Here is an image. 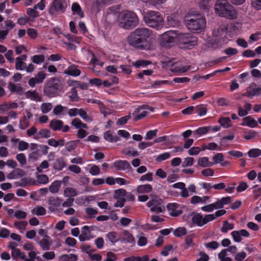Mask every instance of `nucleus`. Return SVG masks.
Segmentation results:
<instances>
[{"label":"nucleus","mask_w":261,"mask_h":261,"mask_svg":"<svg viewBox=\"0 0 261 261\" xmlns=\"http://www.w3.org/2000/svg\"><path fill=\"white\" fill-rule=\"evenodd\" d=\"M226 213V211L224 210H220L216 211L214 214H208L210 221H212L215 220L217 218L220 216H223Z\"/></svg>","instance_id":"56"},{"label":"nucleus","mask_w":261,"mask_h":261,"mask_svg":"<svg viewBox=\"0 0 261 261\" xmlns=\"http://www.w3.org/2000/svg\"><path fill=\"white\" fill-rule=\"evenodd\" d=\"M71 124L76 129L87 128L88 127L87 124L82 122V121L79 118L73 119L71 122Z\"/></svg>","instance_id":"40"},{"label":"nucleus","mask_w":261,"mask_h":261,"mask_svg":"<svg viewBox=\"0 0 261 261\" xmlns=\"http://www.w3.org/2000/svg\"><path fill=\"white\" fill-rule=\"evenodd\" d=\"M66 166L64 159L62 157L57 159L53 164V167L55 170L58 171L62 170Z\"/></svg>","instance_id":"29"},{"label":"nucleus","mask_w":261,"mask_h":261,"mask_svg":"<svg viewBox=\"0 0 261 261\" xmlns=\"http://www.w3.org/2000/svg\"><path fill=\"white\" fill-rule=\"evenodd\" d=\"M143 20L147 26L157 30L162 29L164 25L162 15L155 11L149 10L144 12Z\"/></svg>","instance_id":"4"},{"label":"nucleus","mask_w":261,"mask_h":261,"mask_svg":"<svg viewBox=\"0 0 261 261\" xmlns=\"http://www.w3.org/2000/svg\"><path fill=\"white\" fill-rule=\"evenodd\" d=\"M234 241L236 242H240L242 241V237H249L250 234L249 232L245 229H241L240 230H234L231 233Z\"/></svg>","instance_id":"14"},{"label":"nucleus","mask_w":261,"mask_h":261,"mask_svg":"<svg viewBox=\"0 0 261 261\" xmlns=\"http://www.w3.org/2000/svg\"><path fill=\"white\" fill-rule=\"evenodd\" d=\"M171 156L170 152H166L157 155L155 158V160L157 162H162L169 159Z\"/></svg>","instance_id":"62"},{"label":"nucleus","mask_w":261,"mask_h":261,"mask_svg":"<svg viewBox=\"0 0 261 261\" xmlns=\"http://www.w3.org/2000/svg\"><path fill=\"white\" fill-rule=\"evenodd\" d=\"M8 89L11 92L15 93L19 95H22L24 93L23 88L20 84H14L10 82L8 86Z\"/></svg>","instance_id":"22"},{"label":"nucleus","mask_w":261,"mask_h":261,"mask_svg":"<svg viewBox=\"0 0 261 261\" xmlns=\"http://www.w3.org/2000/svg\"><path fill=\"white\" fill-rule=\"evenodd\" d=\"M60 92V87L58 83L49 84L44 90V94L50 97L57 96Z\"/></svg>","instance_id":"13"},{"label":"nucleus","mask_w":261,"mask_h":261,"mask_svg":"<svg viewBox=\"0 0 261 261\" xmlns=\"http://www.w3.org/2000/svg\"><path fill=\"white\" fill-rule=\"evenodd\" d=\"M23 175V171L20 169H16L7 175V178L9 179H18Z\"/></svg>","instance_id":"28"},{"label":"nucleus","mask_w":261,"mask_h":261,"mask_svg":"<svg viewBox=\"0 0 261 261\" xmlns=\"http://www.w3.org/2000/svg\"><path fill=\"white\" fill-rule=\"evenodd\" d=\"M198 165L202 167H212L214 163L209 161L207 157H201L198 160Z\"/></svg>","instance_id":"38"},{"label":"nucleus","mask_w":261,"mask_h":261,"mask_svg":"<svg viewBox=\"0 0 261 261\" xmlns=\"http://www.w3.org/2000/svg\"><path fill=\"white\" fill-rule=\"evenodd\" d=\"M187 233V230L185 227H180L174 230L173 231L174 236L176 237H181Z\"/></svg>","instance_id":"58"},{"label":"nucleus","mask_w":261,"mask_h":261,"mask_svg":"<svg viewBox=\"0 0 261 261\" xmlns=\"http://www.w3.org/2000/svg\"><path fill=\"white\" fill-rule=\"evenodd\" d=\"M218 122L224 128H228L231 126V121L229 117H221L219 118Z\"/></svg>","instance_id":"42"},{"label":"nucleus","mask_w":261,"mask_h":261,"mask_svg":"<svg viewBox=\"0 0 261 261\" xmlns=\"http://www.w3.org/2000/svg\"><path fill=\"white\" fill-rule=\"evenodd\" d=\"M261 95V88H256V84L254 83H251L248 88L245 95L248 97L258 96Z\"/></svg>","instance_id":"19"},{"label":"nucleus","mask_w":261,"mask_h":261,"mask_svg":"<svg viewBox=\"0 0 261 261\" xmlns=\"http://www.w3.org/2000/svg\"><path fill=\"white\" fill-rule=\"evenodd\" d=\"M193 223L198 226L201 227L211 222L208 214L203 217L201 213H196L192 216Z\"/></svg>","instance_id":"12"},{"label":"nucleus","mask_w":261,"mask_h":261,"mask_svg":"<svg viewBox=\"0 0 261 261\" xmlns=\"http://www.w3.org/2000/svg\"><path fill=\"white\" fill-rule=\"evenodd\" d=\"M211 202V197L208 196H203L202 197L195 195L190 199V202L192 204H206Z\"/></svg>","instance_id":"15"},{"label":"nucleus","mask_w":261,"mask_h":261,"mask_svg":"<svg viewBox=\"0 0 261 261\" xmlns=\"http://www.w3.org/2000/svg\"><path fill=\"white\" fill-rule=\"evenodd\" d=\"M230 202L231 198L230 197H225L221 199H217L216 201L213 203L215 207V210H217L223 208L225 205H227Z\"/></svg>","instance_id":"23"},{"label":"nucleus","mask_w":261,"mask_h":261,"mask_svg":"<svg viewBox=\"0 0 261 261\" xmlns=\"http://www.w3.org/2000/svg\"><path fill=\"white\" fill-rule=\"evenodd\" d=\"M177 38V42L187 44L188 47L195 45L197 42V38L190 33H181L178 31Z\"/></svg>","instance_id":"8"},{"label":"nucleus","mask_w":261,"mask_h":261,"mask_svg":"<svg viewBox=\"0 0 261 261\" xmlns=\"http://www.w3.org/2000/svg\"><path fill=\"white\" fill-rule=\"evenodd\" d=\"M63 125L61 120H54L50 121L49 126L54 130H60Z\"/></svg>","instance_id":"44"},{"label":"nucleus","mask_w":261,"mask_h":261,"mask_svg":"<svg viewBox=\"0 0 261 261\" xmlns=\"http://www.w3.org/2000/svg\"><path fill=\"white\" fill-rule=\"evenodd\" d=\"M53 108V105L50 102L42 103L40 106L41 112L43 114H47Z\"/></svg>","instance_id":"51"},{"label":"nucleus","mask_w":261,"mask_h":261,"mask_svg":"<svg viewBox=\"0 0 261 261\" xmlns=\"http://www.w3.org/2000/svg\"><path fill=\"white\" fill-rule=\"evenodd\" d=\"M61 186V181L60 180H55L49 186L48 190L51 193H57Z\"/></svg>","instance_id":"34"},{"label":"nucleus","mask_w":261,"mask_h":261,"mask_svg":"<svg viewBox=\"0 0 261 261\" xmlns=\"http://www.w3.org/2000/svg\"><path fill=\"white\" fill-rule=\"evenodd\" d=\"M27 56L25 55H21L15 59V69L17 70H24L26 67L25 61L27 60Z\"/></svg>","instance_id":"20"},{"label":"nucleus","mask_w":261,"mask_h":261,"mask_svg":"<svg viewBox=\"0 0 261 261\" xmlns=\"http://www.w3.org/2000/svg\"><path fill=\"white\" fill-rule=\"evenodd\" d=\"M80 142V141L79 140H75L67 142L66 144V148L67 150L70 152L74 150L76 148Z\"/></svg>","instance_id":"45"},{"label":"nucleus","mask_w":261,"mask_h":261,"mask_svg":"<svg viewBox=\"0 0 261 261\" xmlns=\"http://www.w3.org/2000/svg\"><path fill=\"white\" fill-rule=\"evenodd\" d=\"M252 106L248 102L245 103L244 108L241 107H238V115L240 117H244L248 115L249 112L251 110Z\"/></svg>","instance_id":"30"},{"label":"nucleus","mask_w":261,"mask_h":261,"mask_svg":"<svg viewBox=\"0 0 261 261\" xmlns=\"http://www.w3.org/2000/svg\"><path fill=\"white\" fill-rule=\"evenodd\" d=\"M120 241L122 243H132L134 241V238L129 232L125 230L122 232Z\"/></svg>","instance_id":"36"},{"label":"nucleus","mask_w":261,"mask_h":261,"mask_svg":"<svg viewBox=\"0 0 261 261\" xmlns=\"http://www.w3.org/2000/svg\"><path fill=\"white\" fill-rule=\"evenodd\" d=\"M67 110V108L64 107L61 105H58L54 108L53 113L55 115H64V112Z\"/></svg>","instance_id":"52"},{"label":"nucleus","mask_w":261,"mask_h":261,"mask_svg":"<svg viewBox=\"0 0 261 261\" xmlns=\"http://www.w3.org/2000/svg\"><path fill=\"white\" fill-rule=\"evenodd\" d=\"M24 95L27 98L30 99L31 100L36 102L41 101V97L39 93L35 90H29L24 93Z\"/></svg>","instance_id":"25"},{"label":"nucleus","mask_w":261,"mask_h":261,"mask_svg":"<svg viewBox=\"0 0 261 261\" xmlns=\"http://www.w3.org/2000/svg\"><path fill=\"white\" fill-rule=\"evenodd\" d=\"M234 228V225L233 223H230L228 221H225L223 222L221 231L223 233H226L229 230H232Z\"/></svg>","instance_id":"46"},{"label":"nucleus","mask_w":261,"mask_h":261,"mask_svg":"<svg viewBox=\"0 0 261 261\" xmlns=\"http://www.w3.org/2000/svg\"><path fill=\"white\" fill-rule=\"evenodd\" d=\"M62 202V199L57 196L49 197L48 200V208L51 211H54Z\"/></svg>","instance_id":"17"},{"label":"nucleus","mask_w":261,"mask_h":261,"mask_svg":"<svg viewBox=\"0 0 261 261\" xmlns=\"http://www.w3.org/2000/svg\"><path fill=\"white\" fill-rule=\"evenodd\" d=\"M67 7V4L65 0H54L49 13L54 14L57 12H63Z\"/></svg>","instance_id":"10"},{"label":"nucleus","mask_w":261,"mask_h":261,"mask_svg":"<svg viewBox=\"0 0 261 261\" xmlns=\"http://www.w3.org/2000/svg\"><path fill=\"white\" fill-rule=\"evenodd\" d=\"M177 36L178 31H168L160 35L159 41L162 46L169 47L177 42Z\"/></svg>","instance_id":"5"},{"label":"nucleus","mask_w":261,"mask_h":261,"mask_svg":"<svg viewBox=\"0 0 261 261\" xmlns=\"http://www.w3.org/2000/svg\"><path fill=\"white\" fill-rule=\"evenodd\" d=\"M64 73L72 76H77L81 74L80 70L75 65H71L68 67L65 70Z\"/></svg>","instance_id":"26"},{"label":"nucleus","mask_w":261,"mask_h":261,"mask_svg":"<svg viewBox=\"0 0 261 261\" xmlns=\"http://www.w3.org/2000/svg\"><path fill=\"white\" fill-rule=\"evenodd\" d=\"M12 258L14 259H18L25 261L26 259V255L24 252H22L19 249L16 250L14 252H11Z\"/></svg>","instance_id":"39"},{"label":"nucleus","mask_w":261,"mask_h":261,"mask_svg":"<svg viewBox=\"0 0 261 261\" xmlns=\"http://www.w3.org/2000/svg\"><path fill=\"white\" fill-rule=\"evenodd\" d=\"M126 41L130 46L135 48L146 49V46H143L141 44L135 30L127 36Z\"/></svg>","instance_id":"9"},{"label":"nucleus","mask_w":261,"mask_h":261,"mask_svg":"<svg viewBox=\"0 0 261 261\" xmlns=\"http://www.w3.org/2000/svg\"><path fill=\"white\" fill-rule=\"evenodd\" d=\"M85 212L88 216L89 218H94L95 215L97 214L98 211L97 208L89 207L85 208Z\"/></svg>","instance_id":"63"},{"label":"nucleus","mask_w":261,"mask_h":261,"mask_svg":"<svg viewBox=\"0 0 261 261\" xmlns=\"http://www.w3.org/2000/svg\"><path fill=\"white\" fill-rule=\"evenodd\" d=\"M144 3H149L155 7L159 8L161 5L165 3L166 0H142Z\"/></svg>","instance_id":"53"},{"label":"nucleus","mask_w":261,"mask_h":261,"mask_svg":"<svg viewBox=\"0 0 261 261\" xmlns=\"http://www.w3.org/2000/svg\"><path fill=\"white\" fill-rule=\"evenodd\" d=\"M104 138L110 142H117L119 140V138L117 136H113L111 130L107 131L104 134Z\"/></svg>","instance_id":"41"},{"label":"nucleus","mask_w":261,"mask_h":261,"mask_svg":"<svg viewBox=\"0 0 261 261\" xmlns=\"http://www.w3.org/2000/svg\"><path fill=\"white\" fill-rule=\"evenodd\" d=\"M122 153L127 155H130L132 156H137L139 155L138 152L137 151V150L135 149H133L130 147H128L124 148L122 151Z\"/></svg>","instance_id":"48"},{"label":"nucleus","mask_w":261,"mask_h":261,"mask_svg":"<svg viewBox=\"0 0 261 261\" xmlns=\"http://www.w3.org/2000/svg\"><path fill=\"white\" fill-rule=\"evenodd\" d=\"M151 63L149 61L144 60H139L133 63V65L135 66L136 68H139L140 67H145Z\"/></svg>","instance_id":"60"},{"label":"nucleus","mask_w":261,"mask_h":261,"mask_svg":"<svg viewBox=\"0 0 261 261\" xmlns=\"http://www.w3.org/2000/svg\"><path fill=\"white\" fill-rule=\"evenodd\" d=\"M46 210L44 207L40 206H38L34 207L32 210V213L33 215L37 216H43L46 214Z\"/></svg>","instance_id":"49"},{"label":"nucleus","mask_w":261,"mask_h":261,"mask_svg":"<svg viewBox=\"0 0 261 261\" xmlns=\"http://www.w3.org/2000/svg\"><path fill=\"white\" fill-rule=\"evenodd\" d=\"M210 127H201L198 128L194 132L195 137H198L206 134L210 130Z\"/></svg>","instance_id":"57"},{"label":"nucleus","mask_w":261,"mask_h":261,"mask_svg":"<svg viewBox=\"0 0 261 261\" xmlns=\"http://www.w3.org/2000/svg\"><path fill=\"white\" fill-rule=\"evenodd\" d=\"M242 126H247L251 128H254L258 125L257 122L252 116H247L243 119Z\"/></svg>","instance_id":"24"},{"label":"nucleus","mask_w":261,"mask_h":261,"mask_svg":"<svg viewBox=\"0 0 261 261\" xmlns=\"http://www.w3.org/2000/svg\"><path fill=\"white\" fill-rule=\"evenodd\" d=\"M218 256L220 261H232V259L228 256L226 249L221 250Z\"/></svg>","instance_id":"54"},{"label":"nucleus","mask_w":261,"mask_h":261,"mask_svg":"<svg viewBox=\"0 0 261 261\" xmlns=\"http://www.w3.org/2000/svg\"><path fill=\"white\" fill-rule=\"evenodd\" d=\"M71 10L73 14H76L79 16L81 18L84 16V12L79 4L77 3H74L72 4L71 6Z\"/></svg>","instance_id":"37"},{"label":"nucleus","mask_w":261,"mask_h":261,"mask_svg":"<svg viewBox=\"0 0 261 261\" xmlns=\"http://www.w3.org/2000/svg\"><path fill=\"white\" fill-rule=\"evenodd\" d=\"M166 23L169 27H176L179 25L180 21L178 16L175 14H172L166 18Z\"/></svg>","instance_id":"21"},{"label":"nucleus","mask_w":261,"mask_h":261,"mask_svg":"<svg viewBox=\"0 0 261 261\" xmlns=\"http://www.w3.org/2000/svg\"><path fill=\"white\" fill-rule=\"evenodd\" d=\"M40 247L43 250H47L49 249L51 245V239L49 237L43 238L41 241L38 242Z\"/></svg>","instance_id":"31"},{"label":"nucleus","mask_w":261,"mask_h":261,"mask_svg":"<svg viewBox=\"0 0 261 261\" xmlns=\"http://www.w3.org/2000/svg\"><path fill=\"white\" fill-rule=\"evenodd\" d=\"M77 256L74 254H63L60 256L61 261H76Z\"/></svg>","instance_id":"47"},{"label":"nucleus","mask_w":261,"mask_h":261,"mask_svg":"<svg viewBox=\"0 0 261 261\" xmlns=\"http://www.w3.org/2000/svg\"><path fill=\"white\" fill-rule=\"evenodd\" d=\"M227 29L225 25L221 26L217 30L213 31V34L215 37L223 38L226 36Z\"/></svg>","instance_id":"32"},{"label":"nucleus","mask_w":261,"mask_h":261,"mask_svg":"<svg viewBox=\"0 0 261 261\" xmlns=\"http://www.w3.org/2000/svg\"><path fill=\"white\" fill-rule=\"evenodd\" d=\"M45 57L43 55H34L31 58V60L35 64H40L44 61Z\"/></svg>","instance_id":"55"},{"label":"nucleus","mask_w":261,"mask_h":261,"mask_svg":"<svg viewBox=\"0 0 261 261\" xmlns=\"http://www.w3.org/2000/svg\"><path fill=\"white\" fill-rule=\"evenodd\" d=\"M78 194L77 190L72 187H67L63 191V195L66 198H73L76 196Z\"/></svg>","instance_id":"27"},{"label":"nucleus","mask_w":261,"mask_h":261,"mask_svg":"<svg viewBox=\"0 0 261 261\" xmlns=\"http://www.w3.org/2000/svg\"><path fill=\"white\" fill-rule=\"evenodd\" d=\"M248 155L250 158H257L261 155V150L257 148L250 149L248 152Z\"/></svg>","instance_id":"64"},{"label":"nucleus","mask_w":261,"mask_h":261,"mask_svg":"<svg viewBox=\"0 0 261 261\" xmlns=\"http://www.w3.org/2000/svg\"><path fill=\"white\" fill-rule=\"evenodd\" d=\"M79 115L85 121L91 122L92 118L87 115V112L82 108L79 109Z\"/></svg>","instance_id":"59"},{"label":"nucleus","mask_w":261,"mask_h":261,"mask_svg":"<svg viewBox=\"0 0 261 261\" xmlns=\"http://www.w3.org/2000/svg\"><path fill=\"white\" fill-rule=\"evenodd\" d=\"M28 224L27 221H16L14 223L15 227L17 228L19 232L23 233L26 229V226Z\"/></svg>","instance_id":"50"},{"label":"nucleus","mask_w":261,"mask_h":261,"mask_svg":"<svg viewBox=\"0 0 261 261\" xmlns=\"http://www.w3.org/2000/svg\"><path fill=\"white\" fill-rule=\"evenodd\" d=\"M169 215L172 217H177L182 213L184 206L177 203H169L166 206Z\"/></svg>","instance_id":"11"},{"label":"nucleus","mask_w":261,"mask_h":261,"mask_svg":"<svg viewBox=\"0 0 261 261\" xmlns=\"http://www.w3.org/2000/svg\"><path fill=\"white\" fill-rule=\"evenodd\" d=\"M113 166L117 170H130L132 167L128 162L125 160H117L114 162Z\"/></svg>","instance_id":"18"},{"label":"nucleus","mask_w":261,"mask_h":261,"mask_svg":"<svg viewBox=\"0 0 261 261\" xmlns=\"http://www.w3.org/2000/svg\"><path fill=\"white\" fill-rule=\"evenodd\" d=\"M106 238L113 244H115L120 240L118 234L114 231L110 232L106 234Z\"/></svg>","instance_id":"35"},{"label":"nucleus","mask_w":261,"mask_h":261,"mask_svg":"<svg viewBox=\"0 0 261 261\" xmlns=\"http://www.w3.org/2000/svg\"><path fill=\"white\" fill-rule=\"evenodd\" d=\"M90 167L89 172L93 176L98 175L100 173V168L98 166L94 165H89Z\"/></svg>","instance_id":"61"},{"label":"nucleus","mask_w":261,"mask_h":261,"mask_svg":"<svg viewBox=\"0 0 261 261\" xmlns=\"http://www.w3.org/2000/svg\"><path fill=\"white\" fill-rule=\"evenodd\" d=\"M127 192L125 190L121 189L116 190L114 192L113 197L115 199H125Z\"/></svg>","instance_id":"43"},{"label":"nucleus","mask_w":261,"mask_h":261,"mask_svg":"<svg viewBox=\"0 0 261 261\" xmlns=\"http://www.w3.org/2000/svg\"><path fill=\"white\" fill-rule=\"evenodd\" d=\"M148 107L147 105H143L137 108L133 114L135 116L134 120L137 121L146 116L147 114V112L146 110Z\"/></svg>","instance_id":"16"},{"label":"nucleus","mask_w":261,"mask_h":261,"mask_svg":"<svg viewBox=\"0 0 261 261\" xmlns=\"http://www.w3.org/2000/svg\"><path fill=\"white\" fill-rule=\"evenodd\" d=\"M118 25L123 29L129 30L136 27L139 23V18L132 11L124 10L118 16Z\"/></svg>","instance_id":"3"},{"label":"nucleus","mask_w":261,"mask_h":261,"mask_svg":"<svg viewBox=\"0 0 261 261\" xmlns=\"http://www.w3.org/2000/svg\"><path fill=\"white\" fill-rule=\"evenodd\" d=\"M135 31L141 44L143 46H146V50L149 49L150 45L148 42L149 40L153 37L152 31L146 28H137Z\"/></svg>","instance_id":"6"},{"label":"nucleus","mask_w":261,"mask_h":261,"mask_svg":"<svg viewBox=\"0 0 261 261\" xmlns=\"http://www.w3.org/2000/svg\"><path fill=\"white\" fill-rule=\"evenodd\" d=\"M152 190L151 186L149 184L139 185L136 188L137 192L140 194L149 193Z\"/></svg>","instance_id":"33"},{"label":"nucleus","mask_w":261,"mask_h":261,"mask_svg":"<svg viewBox=\"0 0 261 261\" xmlns=\"http://www.w3.org/2000/svg\"><path fill=\"white\" fill-rule=\"evenodd\" d=\"M151 200L147 203L148 207L150 208L152 212L162 213L165 210L163 200L158 196L150 195Z\"/></svg>","instance_id":"7"},{"label":"nucleus","mask_w":261,"mask_h":261,"mask_svg":"<svg viewBox=\"0 0 261 261\" xmlns=\"http://www.w3.org/2000/svg\"><path fill=\"white\" fill-rule=\"evenodd\" d=\"M185 25L187 29L195 33H200L204 31L206 20L198 12H191L185 17Z\"/></svg>","instance_id":"1"},{"label":"nucleus","mask_w":261,"mask_h":261,"mask_svg":"<svg viewBox=\"0 0 261 261\" xmlns=\"http://www.w3.org/2000/svg\"><path fill=\"white\" fill-rule=\"evenodd\" d=\"M217 14L229 19H235L238 17V14L233 6L228 0H218L214 7Z\"/></svg>","instance_id":"2"}]
</instances>
